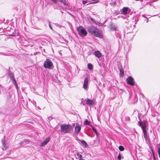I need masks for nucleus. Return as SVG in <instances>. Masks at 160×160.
<instances>
[{
	"mask_svg": "<svg viewBox=\"0 0 160 160\" xmlns=\"http://www.w3.org/2000/svg\"><path fill=\"white\" fill-rule=\"evenodd\" d=\"M87 29L88 32L95 37L100 38L102 37L101 31L95 27L90 26L88 27Z\"/></svg>",
	"mask_w": 160,
	"mask_h": 160,
	"instance_id": "obj_1",
	"label": "nucleus"
},
{
	"mask_svg": "<svg viewBox=\"0 0 160 160\" xmlns=\"http://www.w3.org/2000/svg\"><path fill=\"white\" fill-rule=\"evenodd\" d=\"M61 130L64 133H68L70 130H72L73 127L69 125H62L61 126Z\"/></svg>",
	"mask_w": 160,
	"mask_h": 160,
	"instance_id": "obj_2",
	"label": "nucleus"
},
{
	"mask_svg": "<svg viewBox=\"0 0 160 160\" xmlns=\"http://www.w3.org/2000/svg\"><path fill=\"white\" fill-rule=\"evenodd\" d=\"M77 30L79 35L82 37H83L87 35V31L82 26H81L78 27Z\"/></svg>",
	"mask_w": 160,
	"mask_h": 160,
	"instance_id": "obj_3",
	"label": "nucleus"
},
{
	"mask_svg": "<svg viewBox=\"0 0 160 160\" xmlns=\"http://www.w3.org/2000/svg\"><path fill=\"white\" fill-rule=\"evenodd\" d=\"M45 68L52 69L53 68V64L51 61L48 59H47L44 62L43 64Z\"/></svg>",
	"mask_w": 160,
	"mask_h": 160,
	"instance_id": "obj_4",
	"label": "nucleus"
},
{
	"mask_svg": "<svg viewBox=\"0 0 160 160\" xmlns=\"http://www.w3.org/2000/svg\"><path fill=\"white\" fill-rule=\"evenodd\" d=\"M127 83L131 85H133L134 84L133 79L130 77H129L127 79Z\"/></svg>",
	"mask_w": 160,
	"mask_h": 160,
	"instance_id": "obj_5",
	"label": "nucleus"
},
{
	"mask_svg": "<svg viewBox=\"0 0 160 160\" xmlns=\"http://www.w3.org/2000/svg\"><path fill=\"white\" fill-rule=\"evenodd\" d=\"M81 130V127L78 124H76L75 127V132L76 134H78Z\"/></svg>",
	"mask_w": 160,
	"mask_h": 160,
	"instance_id": "obj_6",
	"label": "nucleus"
},
{
	"mask_svg": "<svg viewBox=\"0 0 160 160\" xmlns=\"http://www.w3.org/2000/svg\"><path fill=\"white\" fill-rule=\"evenodd\" d=\"M88 83V78L87 77L85 78L84 83L83 85V88L86 89L87 88Z\"/></svg>",
	"mask_w": 160,
	"mask_h": 160,
	"instance_id": "obj_7",
	"label": "nucleus"
},
{
	"mask_svg": "<svg viewBox=\"0 0 160 160\" xmlns=\"http://www.w3.org/2000/svg\"><path fill=\"white\" fill-rule=\"evenodd\" d=\"M50 138L48 137L40 145V146L42 147L46 145L50 141Z\"/></svg>",
	"mask_w": 160,
	"mask_h": 160,
	"instance_id": "obj_8",
	"label": "nucleus"
},
{
	"mask_svg": "<svg viewBox=\"0 0 160 160\" xmlns=\"http://www.w3.org/2000/svg\"><path fill=\"white\" fill-rule=\"evenodd\" d=\"M128 8L127 7H124L122 9V13L123 14L125 15L128 13Z\"/></svg>",
	"mask_w": 160,
	"mask_h": 160,
	"instance_id": "obj_9",
	"label": "nucleus"
},
{
	"mask_svg": "<svg viewBox=\"0 0 160 160\" xmlns=\"http://www.w3.org/2000/svg\"><path fill=\"white\" fill-rule=\"evenodd\" d=\"M94 103V101L89 99H87L86 100V104L89 105H93Z\"/></svg>",
	"mask_w": 160,
	"mask_h": 160,
	"instance_id": "obj_10",
	"label": "nucleus"
},
{
	"mask_svg": "<svg viewBox=\"0 0 160 160\" xmlns=\"http://www.w3.org/2000/svg\"><path fill=\"white\" fill-rule=\"evenodd\" d=\"M94 54L98 58H99L101 57L102 54L99 51H97L94 52Z\"/></svg>",
	"mask_w": 160,
	"mask_h": 160,
	"instance_id": "obj_11",
	"label": "nucleus"
},
{
	"mask_svg": "<svg viewBox=\"0 0 160 160\" xmlns=\"http://www.w3.org/2000/svg\"><path fill=\"white\" fill-rule=\"evenodd\" d=\"M77 156L79 160H84L82 158V155L79 153H77Z\"/></svg>",
	"mask_w": 160,
	"mask_h": 160,
	"instance_id": "obj_12",
	"label": "nucleus"
},
{
	"mask_svg": "<svg viewBox=\"0 0 160 160\" xmlns=\"http://www.w3.org/2000/svg\"><path fill=\"white\" fill-rule=\"evenodd\" d=\"M142 128L143 130L144 134H147V131L146 129L145 126H142Z\"/></svg>",
	"mask_w": 160,
	"mask_h": 160,
	"instance_id": "obj_13",
	"label": "nucleus"
},
{
	"mask_svg": "<svg viewBox=\"0 0 160 160\" xmlns=\"http://www.w3.org/2000/svg\"><path fill=\"white\" fill-rule=\"evenodd\" d=\"M5 138V137H4ZM2 143L3 144V147L5 148L6 149V145L5 144L6 141L5 140V138L2 140Z\"/></svg>",
	"mask_w": 160,
	"mask_h": 160,
	"instance_id": "obj_14",
	"label": "nucleus"
},
{
	"mask_svg": "<svg viewBox=\"0 0 160 160\" xmlns=\"http://www.w3.org/2000/svg\"><path fill=\"white\" fill-rule=\"evenodd\" d=\"M118 148H119V150L121 151H123L124 150V147L123 146H120Z\"/></svg>",
	"mask_w": 160,
	"mask_h": 160,
	"instance_id": "obj_15",
	"label": "nucleus"
},
{
	"mask_svg": "<svg viewBox=\"0 0 160 160\" xmlns=\"http://www.w3.org/2000/svg\"><path fill=\"white\" fill-rule=\"evenodd\" d=\"M88 67L89 69L91 70L92 68V65L91 64L89 63L88 65Z\"/></svg>",
	"mask_w": 160,
	"mask_h": 160,
	"instance_id": "obj_16",
	"label": "nucleus"
},
{
	"mask_svg": "<svg viewBox=\"0 0 160 160\" xmlns=\"http://www.w3.org/2000/svg\"><path fill=\"white\" fill-rule=\"evenodd\" d=\"M124 75V71L122 69H121L120 70V76H121L122 77Z\"/></svg>",
	"mask_w": 160,
	"mask_h": 160,
	"instance_id": "obj_17",
	"label": "nucleus"
},
{
	"mask_svg": "<svg viewBox=\"0 0 160 160\" xmlns=\"http://www.w3.org/2000/svg\"><path fill=\"white\" fill-rule=\"evenodd\" d=\"M60 1L62 2L63 4H64L65 5H67V3L66 2L65 0H60Z\"/></svg>",
	"mask_w": 160,
	"mask_h": 160,
	"instance_id": "obj_18",
	"label": "nucleus"
},
{
	"mask_svg": "<svg viewBox=\"0 0 160 160\" xmlns=\"http://www.w3.org/2000/svg\"><path fill=\"white\" fill-rule=\"evenodd\" d=\"M81 143L85 147L87 145V143L84 141L83 140L81 141Z\"/></svg>",
	"mask_w": 160,
	"mask_h": 160,
	"instance_id": "obj_19",
	"label": "nucleus"
},
{
	"mask_svg": "<svg viewBox=\"0 0 160 160\" xmlns=\"http://www.w3.org/2000/svg\"><path fill=\"white\" fill-rule=\"evenodd\" d=\"M89 124V122L88 121V120L86 119L85 120L84 122V124L86 125H88Z\"/></svg>",
	"mask_w": 160,
	"mask_h": 160,
	"instance_id": "obj_20",
	"label": "nucleus"
},
{
	"mask_svg": "<svg viewBox=\"0 0 160 160\" xmlns=\"http://www.w3.org/2000/svg\"><path fill=\"white\" fill-rule=\"evenodd\" d=\"M13 81L14 82L16 88H18V84L16 83V80H15V79H13Z\"/></svg>",
	"mask_w": 160,
	"mask_h": 160,
	"instance_id": "obj_21",
	"label": "nucleus"
},
{
	"mask_svg": "<svg viewBox=\"0 0 160 160\" xmlns=\"http://www.w3.org/2000/svg\"><path fill=\"white\" fill-rule=\"evenodd\" d=\"M92 129L94 131V132H95V133L96 134V135H98V132L97 131L96 129L93 127H92Z\"/></svg>",
	"mask_w": 160,
	"mask_h": 160,
	"instance_id": "obj_22",
	"label": "nucleus"
},
{
	"mask_svg": "<svg viewBox=\"0 0 160 160\" xmlns=\"http://www.w3.org/2000/svg\"><path fill=\"white\" fill-rule=\"evenodd\" d=\"M118 159L119 160H120L121 159V155L120 153L118 155Z\"/></svg>",
	"mask_w": 160,
	"mask_h": 160,
	"instance_id": "obj_23",
	"label": "nucleus"
},
{
	"mask_svg": "<svg viewBox=\"0 0 160 160\" xmlns=\"http://www.w3.org/2000/svg\"><path fill=\"white\" fill-rule=\"evenodd\" d=\"M138 124L141 127V128H142V126H145V125H142L141 122L140 121H139L138 122Z\"/></svg>",
	"mask_w": 160,
	"mask_h": 160,
	"instance_id": "obj_24",
	"label": "nucleus"
},
{
	"mask_svg": "<svg viewBox=\"0 0 160 160\" xmlns=\"http://www.w3.org/2000/svg\"><path fill=\"white\" fill-rule=\"evenodd\" d=\"M99 2V1H97L96 2H92L91 3H90L89 4H94V3H98Z\"/></svg>",
	"mask_w": 160,
	"mask_h": 160,
	"instance_id": "obj_25",
	"label": "nucleus"
},
{
	"mask_svg": "<svg viewBox=\"0 0 160 160\" xmlns=\"http://www.w3.org/2000/svg\"><path fill=\"white\" fill-rule=\"evenodd\" d=\"M144 137L145 139H147V134H144Z\"/></svg>",
	"mask_w": 160,
	"mask_h": 160,
	"instance_id": "obj_26",
	"label": "nucleus"
},
{
	"mask_svg": "<svg viewBox=\"0 0 160 160\" xmlns=\"http://www.w3.org/2000/svg\"><path fill=\"white\" fill-rule=\"evenodd\" d=\"M49 27L50 28V29H52V28L51 27V24H50V22H49Z\"/></svg>",
	"mask_w": 160,
	"mask_h": 160,
	"instance_id": "obj_27",
	"label": "nucleus"
},
{
	"mask_svg": "<svg viewBox=\"0 0 160 160\" xmlns=\"http://www.w3.org/2000/svg\"><path fill=\"white\" fill-rule=\"evenodd\" d=\"M86 2H87V1H82V4H85L86 3Z\"/></svg>",
	"mask_w": 160,
	"mask_h": 160,
	"instance_id": "obj_28",
	"label": "nucleus"
},
{
	"mask_svg": "<svg viewBox=\"0 0 160 160\" xmlns=\"http://www.w3.org/2000/svg\"><path fill=\"white\" fill-rule=\"evenodd\" d=\"M29 142V141L28 140H25V142L26 143H27V142Z\"/></svg>",
	"mask_w": 160,
	"mask_h": 160,
	"instance_id": "obj_29",
	"label": "nucleus"
},
{
	"mask_svg": "<svg viewBox=\"0 0 160 160\" xmlns=\"http://www.w3.org/2000/svg\"><path fill=\"white\" fill-rule=\"evenodd\" d=\"M158 153H159V152H160V148L159 147L158 148Z\"/></svg>",
	"mask_w": 160,
	"mask_h": 160,
	"instance_id": "obj_30",
	"label": "nucleus"
},
{
	"mask_svg": "<svg viewBox=\"0 0 160 160\" xmlns=\"http://www.w3.org/2000/svg\"><path fill=\"white\" fill-rule=\"evenodd\" d=\"M158 154H159V157L160 158V152H159V153H158Z\"/></svg>",
	"mask_w": 160,
	"mask_h": 160,
	"instance_id": "obj_31",
	"label": "nucleus"
},
{
	"mask_svg": "<svg viewBox=\"0 0 160 160\" xmlns=\"http://www.w3.org/2000/svg\"><path fill=\"white\" fill-rule=\"evenodd\" d=\"M82 103V102L81 103V104Z\"/></svg>",
	"mask_w": 160,
	"mask_h": 160,
	"instance_id": "obj_32",
	"label": "nucleus"
},
{
	"mask_svg": "<svg viewBox=\"0 0 160 160\" xmlns=\"http://www.w3.org/2000/svg\"><path fill=\"white\" fill-rule=\"evenodd\" d=\"M34 54H36V53H34Z\"/></svg>",
	"mask_w": 160,
	"mask_h": 160,
	"instance_id": "obj_33",
	"label": "nucleus"
},
{
	"mask_svg": "<svg viewBox=\"0 0 160 160\" xmlns=\"http://www.w3.org/2000/svg\"><path fill=\"white\" fill-rule=\"evenodd\" d=\"M34 54H36V53H34Z\"/></svg>",
	"mask_w": 160,
	"mask_h": 160,
	"instance_id": "obj_34",
	"label": "nucleus"
},
{
	"mask_svg": "<svg viewBox=\"0 0 160 160\" xmlns=\"http://www.w3.org/2000/svg\"><path fill=\"white\" fill-rule=\"evenodd\" d=\"M154 160H156L155 159H154Z\"/></svg>",
	"mask_w": 160,
	"mask_h": 160,
	"instance_id": "obj_35",
	"label": "nucleus"
}]
</instances>
